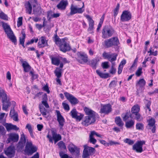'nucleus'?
Instances as JSON below:
<instances>
[{
  "label": "nucleus",
  "mask_w": 158,
  "mask_h": 158,
  "mask_svg": "<svg viewBox=\"0 0 158 158\" xmlns=\"http://www.w3.org/2000/svg\"><path fill=\"white\" fill-rule=\"evenodd\" d=\"M25 6L26 8V12L30 14L31 13L32 7L29 1L27 2L25 4Z\"/></svg>",
  "instance_id": "72a5a7b5"
},
{
  "label": "nucleus",
  "mask_w": 158,
  "mask_h": 158,
  "mask_svg": "<svg viewBox=\"0 0 158 158\" xmlns=\"http://www.w3.org/2000/svg\"><path fill=\"white\" fill-rule=\"evenodd\" d=\"M68 148L69 151L72 153L75 152L78 154L79 152V148L72 143H70Z\"/></svg>",
  "instance_id": "393cba45"
},
{
  "label": "nucleus",
  "mask_w": 158,
  "mask_h": 158,
  "mask_svg": "<svg viewBox=\"0 0 158 158\" xmlns=\"http://www.w3.org/2000/svg\"><path fill=\"white\" fill-rule=\"evenodd\" d=\"M125 122V126L127 128L129 129L134 127L135 124V121L132 120L131 119Z\"/></svg>",
  "instance_id": "7c9ffc66"
},
{
  "label": "nucleus",
  "mask_w": 158,
  "mask_h": 158,
  "mask_svg": "<svg viewBox=\"0 0 158 158\" xmlns=\"http://www.w3.org/2000/svg\"><path fill=\"white\" fill-rule=\"evenodd\" d=\"M37 150L36 147L35 146H33L31 142H27V143L25 147V152L31 155L36 152Z\"/></svg>",
  "instance_id": "2eb2a0df"
},
{
  "label": "nucleus",
  "mask_w": 158,
  "mask_h": 158,
  "mask_svg": "<svg viewBox=\"0 0 158 158\" xmlns=\"http://www.w3.org/2000/svg\"><path fill=\"white\" fill-rule=\"evenodd\" d=\"M8 138L6 140L7 143H9L11 142H16L19 140V135L15 133H11L8 135Z\"/></svg>",
  "instance_id": "a211bd4d"
},
{
  "label": "nucleus",
  "mask_w": 158,
  "mask_h": 158,
  "mask_svg": "<svg viewBox=\"0 0 158 158\" xmlns=\"http://www.w3.org/2000/svg\"><path fill=\"white\" fill-rule=\"evenodd\" d=\"M62 69L59 67H57L54 71V73L57 78H60L62 76Z\"/></svg>",
  "instance_id": "ea45409f"
},
{
  "label": "nucleus",
  "mask_w": 158,
  "mask_h": 158,
  "mask_svg": "<svg viewBox=\"0 0 158 158\" xmlns=\"http://www.w3.org/2000/svg\"><path fill=\"white\" fill-rule=\"evenodd\" d=\"M26 128L27 129L31 137H34L31 125L29 124H27L26 127Z\"/></svg>",
  "instance_id": "79ce46f5"
},
{
  "label": "nucleus",
  "mask_w": 158,
  "mask_h": 158,
  "mask_svg": "<svg viewBox=\"0 0 158 158\" xmlns=\"http://www.w3.org/2000/svg\"><path fill=\"white\" fill-rule=\"evenodd\" d=\"M38 41V38H35L34 37L33 39H31L30 41H28L26 43V45H28L30 44H32L34 42L36 43Z\"/></svg>",
  "instance_id": "3c124183"
},
{
  "label": "nucleus",
  "mask_w": 158,
  "mask_h": 158,
  "mask_svg": "<svg viewBox=\"0 0 158 158\" xmlns=\"http://www.w3.org/2000/svg\"><path fill=\"white\" fill-rule=\"evenodd\" d=\"M103 45L106 48H110L112 47L110 38L104 41Z\"/></svg>",
  "instance_id": "4c0bfd02"
},
{
  "label": "nucleus",
  "mask_w": 158,
  "mask_h": 158,
  "mask_svg": "<svg viewBox=\"0 0 158 158\" xmlns=\"http://www.w3.org/2000/svg\"><path fill=\"white\" fill-rule=\"evenodd\" d=\"M102 66L104 69H107L109 67L108 62H105L102 63Z\"/></svg>",
  "instance_id": "338daca9"
},
{
  "label": "nucleus",
  "mask_w": 158,
  "mask_h": 158,
  "mask_svg": "<svg viewBox=\"0 0 158 158\" xmlns=\"http://www.w3.org/2000/svg\"><path fill=\"white\" fill-rule=\"evenodd\" d=\"M145 143L144 140L138 141L133 146L132 149L137 152L141 153L143 151V146Z\"/></svg>",
  "instance_id": "0eeeda50"
},
{
  "label": "nucleus",
  "mask_w": 158,
  "mask_h": 158,
  "mask_svg": "<svg viewBox=\"0 0 158 158\" xmlns=\"http://www.w3.org/2000/svg\"><path fill=\"white\" fill-rule=\"evenodd\" d=\"M84 148L82 155V158H89V156L93 155L95 151L94 148L89 147L86 145H84Z\"/></svg>",
  "instance_id": "39448f33"
},
{
  "label": "nucleus",
  "mask_w": 158,
  "mask_h": 158,
  "mask_svg": "<svg viewBox=\"0 0 158 158\" xmlns=\"http://www.w3.org/2000/svg\"><path fill=\"white\" fill-rule=\"evenodd\" d=\"M119 7H120V4L119 3H118L116 7L114 8V9L113 11H114V17H116L117 15L118 14L119 10Z\"/></svg>",
  "instance_id": "a18cd8bd"
},
{
  "label": "nucleus",
  "mask_w": 158,
  "mask_h": 158,
  "mask_svg": "<svg viewBox=\"0 0 158 158\" xmlns=\"http://www.w3.org/2000/svg\"><path fill=\"white\" fill-rule=\"evenodd\" d=\"M94 135H93L92 134V133L91 132H90V134L89 135V141L90 143H92L93 144H95L97 142V140L93 138V136Z\"/></svg>",
  "instance_id": "49530a36"
},
{
  "label": "nucleus",
  "mask_w": 158,
  "mask_h": 158,
  "mask_svg": "<svg viewBox=\"0 0 158 158\" xmlns=\"http://www.w3.org/2000/svg\"><path fill=\"white\" fill-rule=\"evenodd\" d=\"M48 98L46 94L44 95L42 101V104L44 105L45 108H48L49 107V106L48 103Z\"/></svg>",
  "instance_id": "473e14b6"
},
{
  "label": "nucleus",
  "mask_w": 158,
  "mask_h": 158,
  "mask_svg": "<svg viewBox=\"0 0 158 158\" xmlns=\"http://www.w3.org/2000/svg\"><path fill=\"white\" fill-rule=\"evenodd\" d=\"M6 134L5 129L2 126H0V137L1 135H3Z\"/></svg>",
  "instance_id": "13d9d810"
},
{
  "label": "nucleus",
  "mask_w": 158,
  "mask_h": 158,
  "mask_svg": "<svg viewBox=\"0 0 158 158\" xmlns=\"http://www.w3.org/2000/svg\"><path fill=\"white\" fill-rule=\"evenodd\" d=\"M84 7V3L83 2V6L81 8H78L77 6H74L72 5L70 7V12L69 13V15H72L77 13L81 14L84 11V9L83 8Z\"/></svg>",
  "instance_id": "9d476101"
},
{
  "label": "nucleus",
  "mask_w": 158,
  "mask_h": 158,
  "mask_svg": "<svg viewBox=\"0 0 158 158\" xmlns=\"http://www.w3.org/2000/svg\"><path fill=\"white\" fill-rule=\"evenodd\" d=\"M23 17H19L17 21V26L19 27L22 25Z\"/></svg>",
  "instance_id": "0e129e2a"
},
{
  "label": "nucleus",
  "mask_w": 158,
  "mask_h": 158,
  "mask_svg": "<svg viewBox=\"0 0 158 158\" xmlns=\"http://www.w3.org/2000/svg\"><path fill=\"white\" fill-rule=\"evenodd\" d=\"M58 145L61 149H66V147L63 141H60L58 143Z\"/></svg>",
  "instance_id": "09e8293b"
},
{
  "label": "nucleus",
  "mask_w": 158,
  "mask_h": 158,
  "mask_svg": "<svg viewBox=\"0 0 158 158\" xmlns=\"http://www.w3.org/2000/svg\"><path fill=\"white\" fill-rule=\"evenodd\" d=\"M99 61V60L98 58H94L89 61L88 64L93 69H95L97 68Z\"/></svg>",
  "instance_id": "b1692460"
},
{
  "label": "nucleus",
  "mask_w": 158,
  "mask_h": 158,
  "mask_svg": "<svg viewBox=\"0 0 158 158\" xmlns=\"http://www.w3.org/2000/svg\"><path fill=\"white\" fill-rule=\"evenodd\" d=\"M68 4L67 1L64 0H61L59 3L56 6V7L58 9L64 10H65Z\"/></svg>",
  "instance_id": "4be33fe9"
},
{
  "label": "nucleus",
  "mask_w": 158,
  "mask_h": 158,
  "mask_svg": "<svg viewBox=\"0 0 158 158\" xmlns=\"http://www.w3.org/2000/svg\"><path fill=\"white\" fill-rule=\"evenodd\" d=\"M60 60H62V63L64 64L66 63H69L70 62L65 57H63L61 56H60Z\"/></svg>",
  "instance_id": "774afa93"
},
{
  "label": "nucleus",
  "mask_w": 158,
  "mask_h": 158,
  "mask_svg": "<svg viewBox=\"0 0 158 158\" xmlns=\"http://www.w3.org/2000/svg\"><path fill=\"white\" fill-rule=\"evenodd\" d=\"M49 58L51 60L52 64L53 65L58 66L60 64V56H54L52 55L49 56Z\"/></svg>",
  "instance_id": "a878e982"
},
{
  "label": "nucleus",
  "mask_w": 158,
  "mask_h": 158,
  "mask_svg": "<svg viewBox=\"0 0 158 158\" xmlns=\"http://www.w3.org/2000/svg\"><path fill=\"white\" fill-rule=\"evenodd\" d=\"M131 114L130 110L127 111L125 114H123L122 117L124 121H126L130 117L131 118Z\"/></svg>",
  "instance_id": "c9c22d12"
},
{
  "label": "nucleus",
  "mask_w": 158,
  "mask_h": 158,
  "mask_svg": "<svg viewBox=\"0 0 158 158\" xmlns=\"http://www.w3.org/2000/svg\"><path fill=\"white\" fill-rule=\"evenodd\" d=\"M142 68H139L135 73V75L138 77L140 76L142 73Z\"/></svg>",
  "instance_id": "052dcab7"
},
{
  "label": "nucleus",
  "mask_w": 158,
  "mask_h": 158,
  "mask_svg": "<svg viewBox=\"0 0 158 158\" xmlns=\"http://www.w3.org/2000/svg\"><path fill=\"white\" fill-rule=\"evenodd\" d=\"M77 60L81 64L86 63L88 62V56L84 52H78L77 53Z\"/></svg>",
  "instance_id": "4468645a"
},
{
  "label": "nucleus",
  "mask_w": 158,
  "mask_h": 158,
  "mask_svg": "<svg viewBox=\"0 0 158 158\" xmlns=\"http://www.w3.org/2000/svg\"><path fill=\"white\" fill-rule=\"evenodd\" d=\"M42 89L43 90L46 92L48 94H49L50 93V91L49 89V87L47 84H46L44 87H43Z\"/></svg>",
  "instance_id": "69168bd1"
},
{
  "label": "nucleus",
  "mask_w": 158,
  "mask_h": 158,
  "mask_svg": "<svg viewBox=\"0 0 158 158\" xmlns=\"http://www.w3.org/2000/svg\"><path fill=\"white\" fill-rule=\"evenodd\" d=\"M117 85V81L114 80L112 81L109 85V87L110 88L115 87Z\"/></svg>",
  "instance_id": "bf43d9fd"
},
{
  "label": "nucleus",
  "mask_w": 158,
  "mask_h": 158,
  "mask_svg": "<svg viewBox=\"0 0 158 158\" xmlns=\"http://www.w3.org/2000/svg\"><path fill=\"white\" fill-rule=\"evenodd\" d=\"M57 115V120L59 124L60 130H63V127L64 126L65 123V119L63 117L61 114L60 111L58 110H56Z\"/></svg>",
  "instance_id": "f3484780"
},
{
  "label": "nucleus",
  "mask_w": 158,
  "mask_h": 158,
  "mask_svg": "<svg viewBox=\"0 0 158 158\" xmlns=\"http://www.w3.org/2000/svg\"><path fill=\"white\" fill-rule=\"evenodd\" d=\"M30 74L32 78L33 79H36L38 78V75L37 74H34V72L32 71H31L30 72Z\"/></svg>",
  "instance_id": "e2e57ef3"
},
{
  "label": "nucleus",
  "mask_w": 158,
  "mask_h": 158,
  "mask_svg": "<svg viewBox=\"0 0 158 158\" xmlns=\"http://www.w3.org/2000/svg\"><path fill=\"white\" fill-rule=\"evenodd\" d=\"M22 66L23 68L24 71L25 72H28L31 68L28 63L26 61L22 62Z\"/></svg>",
  "instance_id": "c756f323"
},
{
  "label": "nucleus",
  "mask_w": 158,
  "mask_h": 158,
  "mask_svg": "<svg viewBox=\"0 0 158 158\" xmlns=\"http://www.w3.org/2000/svg\"><path fill=\"white\" fill-rule=\"evenodd\" d=\"M84 110L87 116H96L97 114L96 112L86 107L84 108Z\"/></svg>",
  "instance_id": "cd10ccee"
},
{
  "label": "nucleus",
  "mask_w": 158,
  "mask_h": 158,
  "mask_svg": "<svg viewBox=\"0 0 158 158\" xmlns=\"http://www.w3.org/2000/svg\"><path fill=\"white\" fill-rule=\"evenodd\" d=\"M147 122L148 123V126L146 127L147 129L151 130L152 133H155L156 130L155 119L153 118H151L150 119L147 120Z\"/></svg>",
  "instance_id": "dca6fc26"
},
{
  "label": "nucleus",
  "mask_w": 158,
  "mask_h": 158,
  "mask_svg": "<svg viewBox=\"0 0 158 158\" xmlns=\"http://www.w3.org/2000/svg\"><path fill=\"white\" fill-rule=\"evenodd\" d=\"M136 127L137 130H143V125L142 123H138L136 124Z\"/></svg>",
  "instance_id": "6e6d98bb"
},
{
  "label": "nucleus",
  "mask_w": 158,
  "mask_h": 158,
  "mask_svg": "<svg viewBox=\"0 0 158 158\" xmlns=\"http://www.w3.org/2000/svg\"><path fill=\"white\" fill-rule=\"evenodd\" d=\"M39 108L40 111L42 115L44 116H46L47 115V110L44 107L43 105L42 104H39Z\"/></svg>",
  "instance_id": "e433bc0d"
},
{
  "label": "nucleus",
  "mask_w": 158,
  "mask_h": 158,
  "mask_svg": "<svg viewBox=\"0 0 158 158\" xmlns=\"http://www.w3.org/2000/svg\"><path fill=\"white\" fill-rule=\"evenodd\" d=\"M70 115L72 118L75 119L76 120L80 121L83 118L84 114L78 113L75 108H73L70 112Z\"/></svg>",
  "instance_id": "f8f14e48"
},
{
  "label": "nucleus",
  "mask_w": 158,
  "mask_h": 158,
  "mask_svg": "<svg viewBox=\"0 0 158 158\" xmlns=\"http://www.w3.org/2000/svg\"><path fill=\"white\" fill-rule=\"evenodd\" d=\"M15 149L14 146H10L5 150V153L8 157L12 158L15 155Z\"/></svg>",
  "instance_id": "aec40b11"
},
{
  "label": "nucleus",
  "mask_w": 158,
  "mask_h": 158,
  "mask_svg": "<svg viewBox=\"0 0 158 158\" xmlns=\"http://www.w3.org/2000/svg\"><path fill=\"white\" fill-rule=\"evenodd\" d=\"M115 122L116 124L119 127H122L124 124L121 118L119 116L116 117L115 118Z\"/></svg>",
  "instance_id": "58836bf2"
},
{
  "label": "nucleus",
  "mask_w": 158,
  "mask_h": 158,
  "mask_svg": "<svg viewBox=\"0 0 158 158\" xmlns=\"http://www.w3.org/2000/svg\"><path fill=\"white\" fill-rule=\"evenodd\" d=\"M132 18L131 12L128 10L123 11L121 15L120 20L122 22H127L130 20Z\"/></svg>",
  "instance_id": "9b49d317"
},
{
  "label": "nucleus",
  "mask_w": 158,
  "mask_h": 158,
  "mask_svg": "<svg viewBox=\"0 0 158 158\" xmlns=\"http://www.w3.org/2000/svg\"><path fill=\"white\" fill-rule=\"evenodd\" d=\"M62 39H60L57 34L55 35L54 36V41L55 42L57 46L60 43V41L62 40Z\"/></svg>",
  "instance_id": "c03bdc74"
},
{
  "label": "nucleus",
  "mask_w": 158,
  "mask_h": 158,
  "mask_svg": "<svg viewBox=\"0 0 158 158\" xmlns=\"http://www.w3.org/2000/svg\"><path fill=\"white\" fill-rule=\"evenodd\" d=\"M148 53H150L149 56L153 55L154 56H156L157 55L158 52L157 51H155V52H153L152 50V48H150L148 52Z\"/></svg>",
  "instance_id": "5fc2aeb1"
},
{
  "label": "nucleus",
  "mask_w": 158,
  "mask_h": 158,
  "mask_svg": "<svg viewBox=\"0 0 158 158\" xmlns=\"http://www.w3.org/2000/svg\"><path fill=\"white\" fill-rule=\"evenodd\" d=\"M62 105L65 110H67V111L69 110L70 108L68 104L65 103L64 102H63L62 103Z\"/></svg>",
  "instance_id": "680f3d73"
},
{
  "label": "nucleus",
  "mask_w": 158,
  "mask_h": 158,
  "mask_svg": "<svg viewBox=\"0 0 158 158\" xmlns=\"http://www.w3.org/2000/svg\"><path fill=\"white\" fill-rule=\"evenodd\" d=\"M139 107L138 105H134V106L132 107L131 109V112H139Z\"/></svg>",
  "instance_id": "de8ad7c7"
},
{
  "label": "nucleus",
  "mask_w": 158,
  "mask_h": 158,
  "mask_svg": "<svg viewBox=\"0 0 158 158\" xmlns=\"http://www.w3.org/2000/svg\"><path fill=\"white\" fill-rule=\"evenodd\" d=\"M52 136L49 134H48L47 136V137L48 139L50 142L53 143V140L54 141L55 143H56L57 142L61 139V136L59 134H57L54 131H52Z\"/></svg>",
  "instance_id": "423d86ee"
},
{
  "label": "nucleus",
  "mask_w": 158,
  "mask_h": 158,
  "mask_svg": "<svg viewBox=\"0 0 158 158\" xmlns=\"http://www.w3.org/2000/svg\"><path fill=\"white\" fill-rule=\"evenodd\" d=\"M96 116H86L84 117L82 124L84 126H87L94 123L96 121Z\"/></svg>",
  "instance_id": "6e6552de"
},
{
  "label": "nucleus",
  "mask_w": 158,
  "mask_h": 158,
  "mask_svg": "<svg viewBox=\"0 0 158 158\" xmlns=\"http://www.w3.org/2000/svg\"><path fill=\"white\" fill-rule=\"evenodd\" d=\"M1 98L2 103V109L7 111L8 108L11 105V103L10 100L8 99L6 92L4 89L0 86V98Z\"/></svg>",
  "instance_id": "f257e3e1"
},
{
  "label": "nucleus",
  "mask_w": 158,
  "mask_h": 158,
  "mask_svg": "<svg viewBox=\"0 0 158 158\" xmlns=\"http://www.w3.org/2000/svg\"><path fill=\"white\" fill-rule=\"evenodd\" d=\"M124 142L126 143H128L129 145H132L134 143V141L129 138H126L124 140Z\"/></svg>",
  "instance_id": "864d4df0"
},
{
  "label": "nucleus",
  "mask_w": 158,
  "mask_h": 158,
  "mask_svg": "<svg viewBox=\"0 0 158 158\" xmlns=\"http://www.w3.org/2000/svg\"><path fill=\"white\" fill-rule=\"evenodd\" d=\"M96 73L101 78L106 79L109 77V75L108 73H103L98 69L96 70Z\"/></svg>",
  "instance_id": "f704fd0d"
},
{
  "label": "nucleus",
  "mask_w": 158,
  "mask_h": 158,
  "mask_svg": "<svg viewBox=\"0 0 158 158\" xmlns=\"http://www.w3.org/2000/svg\"><path fill=\"white\" fill-rule=\"evenodd\" d=\"M85 16L89 22V27L87 30L88 31H91L93 30L94 28V21L89 15H86Z\"/></svg>",
  "instance_id": "5701e85b"
},
{
  "label": "nucleus",
  "mask_w": 158,
  "mask_h": 158,
  "mask_svg": "<svg viewBox=\"0 0 158 158\" xmlns=\"http://www.w3.org/2000/svg\"><path fill=\"white\" fill-rule=\"evenodd\" d=\"M21 33L22 36L20 37L19 38L20 44L24 43L25 39L26 38V34L25 32L23 31H21Z\"/></svg>",
  "instance_id": "a19ab883"
},
{
  "label": "nucleus",
  "mask_w": 158,
  "mask_h": 158,
  "mask_svg": "<svg viewBox=\"0 0 158 158\" xmlns=\"http://www.w3.org/2000/svg\"><path fill=\"white\" fill-rule=\"evenodd\" d=\"M59 155L61 158H72V157L69 156L67 154H64L62 151L59 152Z\"/></svg>",
  "instance_id": "603ef678"
},
{
  "label": "nucleus",
  "mask_w": 158,
  "mask_h": 158,
  "mask_svg": "<svg viewBox=\"0 0 158 158\" xmlns=\"http://www.w3.org/2000/svg\"><path fill=\"white\" fill-rule=\"evenodd\" d=\"M2 27L8 38L14 44L16 45L17 44V39L10 26L7 23H4L3 22H2Z\"/></svg>",
  "instance_id": "f03ea898"
},
{
  "label": "nucleus",
  "mask_w": 158,
  "mask_h": 158,
  "mask_svg": "<svg viewBox=\"0 0 158 158\" xmlns=\"http://www.w3.org/2000/svg\"><path fill=\"white\" fill-rule=\"evenodd\" d=\"M48 46V41L46 40L45 37L44 36L41 37L38 43V47L40 48Z\"/></svg>",
  "instance_id": "412c9836"
},
{
  "label": "nucleus",
  "mask_w": 158,
  "mask_h": 158,
  "mask_svg": "<svg viewBox=\"0 0 158 158\" xmlns=\"http://www.w3.org/2000/svg\"><path fill=\"white\" fill-rule=\"evenodd\" d=\"M138 84L140 87H143L145 85L146 81L143 79H141L138 81Z\"/></svg>",
  "instance_id": "8fccbe9b"
},
{
  "label": "nucleus",
  "mask_w": 158,
  "mask_h": 158,
  "mask_svg": "<svg viewBox=\"0 0 158 158\" xmlns=\"http://www.w3.org/2000/svg\"><path fill=\"white\" fill-rule=\"evenodd\" d=\"M67 39L66 38L62 39L60 43L58 45L60 48V50L64 53L69 51L71 49L69 43L67 42Z\"/></svg>",
  "instance_id": "20e7f679"
},
{
  "label": "nucleus",
  "mask_w": 158,
  "mask_h": 158,
  "mask_svg": "<svg viewBox=\"0 0 158 158\" xmlns=\"http://www.w3.org/2000/svg\"><path fill=\"white\" fill-rule=\"evenodd\" d=\"M111 44L113 46H118L120 44L119 40L117 37H114L110 38Z\"/></svg>",
  "instance_id": "2f4dec72"
},
{
  "label": "nucleus",
  "mask_w": 158,
  "mask_h": 158,
  "mask_svg": "<svg viewBox=\"0 0 158 158\" xmlns=\"http://www.w3.org/2000/svg\"><path fill=\"white\" fill-rule=\"evenodd\" d=\"M131 118L135 119L138 121H140L141 120V116L139 112H131Z\"/></svg>",
  "instance_id": "c85d7f7f"
},
{
  "label": "nucleus",
  "mask_w": 158,
  "mask_h": 158,
  "mask_svg": "<svg viewBox=\"0 0 158 158\" xmlns=\"http://www.w3.org/2000/svg\"><path fill=\"white\" fill-rule=\"evenodd\" d=\"M112 106L110 104L101 105V108L99 113L101 114H108L112 111Z\"/></svg>",
  "instance_id": "1a4fd4ad"
},
{
  "label": "nucleus",
  "mask_w": 158,
  "mask_h": 158,
  "mask_svg": "<svg viewBox=\"0 0 158 158\" xmlns=\"http://www.w3.org/2000/svg\"><path fill=\"white\" fill-rule=\"evenodd\" d=\"M4 126L8 131L11 130L17 131L19 129V128L16 125H13L11 123H6Z\"/></svg>",
  "instance_id": "bb28decb"
},
{
  "label": "nucleus",
  "mask_w": 158,
  "mask_h": 158,
  "mask_svg": "<svg viewBox=\"0 0 158 158\" xmlns=\"http://www.w3.org/2000/svg\"><path fill=\"white\" fill-rule=\"evenodd\" d=\"M0 19L6 21L8 20V17L7 15L2 11L0 12Z\"/></svg>",
  "instance_id": "37998d69"
},
{
  "label": "nucleus",
  "mask_w": 158,
  "mask_h": 158,
  "mask_svg": "<svg viewBox=\"0 0 158 158\" xmlns=\"http://www.w3.org/2000/svg\"><path fill=\"white\" fill-rule=\"evenodd\" d=\"M117 56V54L114 53L110 54L105 52L102 54L103 57L105 59H107L110 61H115Z\"/></svg>",
  "instance_id": "6ab92c4d"
},
{
  "label": "nucleus",
  "mask_w": 158,
  "mask_h": 158,
  "mask_svg": "<svg viewBox=\"0 0 158 158\" xmlns=\"http://www.w3.org/2000/svg\"><path fill=\"white\" fill-rule=\"evenodd\" d=\"M114 28L111 26L106 25L102 31V37L106 39L111 37L115 33Z\"/></svg>",
  "instance_id": "7ed1b4c3"
},
{
  "label": "nucleus",
  "mask_w": 158,
  "mask_h": 158,
  "mask_svg": "<svg viewBox=\"0 0 158 158\" xmlns=\"http://www.w3.org/2000/svg\"><path fill=\"white\" fill-rule=\"evenodd\" d=\"M26 142V139L25 136L23 134L21 135L20 141L19 143H21L22 144H25Z\"/></svg>",
  "instance_id": "4d7b16f0"
},
{
  "label": "nucleus",
  "mask_w": 158,
  "mask_h": 158,
  "mask_svg": "<svg viewBox=\"0 0 158 158\" xmlns=\"http://www.w3.org/2000/svg\"><path fill=\"white\" fill-rule=\"evenodd\" d=\"M64 94L66 99L72 105H75L79 103V100L72 94L67 92H64Z\"/></svg>",
  "instance_id": "ddd939ff"
}]
</instances>
